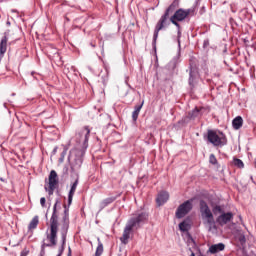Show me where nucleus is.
<instances>
[{"instance_id":"obj_1","label":"nucleus","mask_w":256,"mask_h":256,"mask_svg":"<svg viewBox=\"0 0 256 256\" xmlns=\"http://www.w3.org/2000/svg\"><path fill=\"white\" fill-rule=\"evenodd\" d=\"M148 219L149 214L147 212L138 211L133 214V216L126 223L122 237H120L121 243H123V245H127V243H129L131 233H133V229H141L142 225H145V222Z\"/></svg>"},{"instance_id":"obj_2","label":"nucleus","mask_w":256,"mask_h":256,"mask_svg":"<svg viewBox=\"0 0 256 256\" xmlns=\"http://www.w3.org/2000/svg\"><path fill=\"white\" fill-rule=\"evenodd\" d=\"M177 7H179V0H174L173 3L166 9L164 15H162L157 22L154 29L152 41L153 49H157V39L159 37V31H161L164 27H169V15H171V13H173V11L177 9Z\"/></svg>"},{"instance_id":"obj_3","label":"nucleus","mask_w":256,"mask_h":256,"mask_svg":"<svg viewBox=\"0 0 256 256\" xmlns=\"http://www.w3.org/2000/svg\"><path fill=\"white\" fill-rule=\"evenodd\" d=\"M207 139L214 147H225L227 145V136L223 132L217 134L215 130H208Z\"/></svg>"},{"instance_id":"obj_4","label":"nucleus","mask_w":256,"mask_h":256,"mask_svg":"<svg viewBox=\"0 0 256 256\" xmlns=\"http://www.w3.org/2000/svg\"><path fill=\"white\" fill-rule=\"evenodd\" d=\"M200 207V213L201 216L204 219H207L208 225H210L209 231H211V228L217 229V226L215 225V218L213 217V212H211V208H209V204L205 200H200L199 202Z\"/></svg>"},{"instance_id":"obj_5","label":"nucleus","mask_w":256,"mask_h":256,"mask_svg":"<svg viewBox=\"0 0 256 256\" xmlns=\"http://www.w3.org/2000/svg\"><path fill=\"white\" fill-rule=\"evenodd\" d=\"M89 137H91L89 126H85L77 134L78 143L81 145L83 151H87V148L89 147Z\"/></svg>"},{"instance_id":"obj_6","label":"nucleus","mask_w":256,"mask_h":256,"mask_svg":"<svg viewBox=\"0 0 256 256\" xmlns=\"http://www.w3.org/2000/svg\"><path fill=\"white\" fill-rule=\"evenodd\" d=\"M193 209V199L186 200L184 203L180 204L176 210V218L183 219L189 212Z\"/></svg>"},{"instance_id":"obj_7","label":"nucleus","mask_w":256,"mask_h":256,"mask_svg":"<svg viewBox=\"0 0 256 256\" xmlns=\"http://www.w3.org/2000/svg\"><path fill=\"white\" fill-rule=\"evenodd\" d=\"M197 117H201V109H199L198 107H196L195 109L190 111L188 113V116H186L182 120H179L178 125H180L181 127H185V125H187V123H189V120L197 119Z\"/></svg>"},{"instance_id":"obj_8","label":"nucleus","mask_w":256,"mask_h":256,"mask_svg":"<svg viewBox=\"0 0 256 256\" xmlns=\"http://www.w3.org/2000/svg\"><path fill=\"white\" fill-rule=\"evenodd\" d=\"M231 221H233L232 212H224L216 218V223H218L220 227H225V225H227V223H231Z\"/></svg>"},{"instance_id":"obj_9","label":"nucleus","mask_w":256,"mask_h":256,"mask_svg":"<svg viewBox=\"0 0 256 256\" xmlns=\"http://www.w3.org/2000/svg\"><path fill=\"white\" fill-rule=\"evenodd\" d=\"M191 13H193V9H183L180 8L178 9L173 16H171L173 19H176V21H185V19H187V17H189V15H191Z\"/></svg>"},{"instance_id":"obj_10","label":"nucleus","mask_w":256,"mask_h":256,"mask_svg":"<svg viewBox=\"0 0 256 256\" xmlns=\"http://www.w3.org/2000/svg\"><path fill=\"white\" fill-rule=\"evenodd\" d=\"M197 81H199V71L195 67L190 66L188 79L189 87L193 89V87L197 85Z\"/></svg>"},{"instance_id":"obj_11","label":"nucleus","mask_w":256,"mask_h":256,"mask_svg":"<svg viewBox=\"0 0 256 256\" xmlns=\"http://www.w3.org/2000/svg\"><path fill=\"white\" fill-rule=\"evenodd\" d=\"M8 35L9 31H6L4 37H2L0 41V61L2 57H5V53H7V41H9V38H7Z\"/></svg>"},{"instance_id":"obj_12","label":"nucleus","mask_w":256,"mask_h":256,"mask_svg":"<svg viewBox=\"0 0 256 256\" xmlns=\"http://www.w3.org/2000/svg\"><path fill=\"white\" fill-rule=\"evenodd\" d=\"M81 165H83V158L81 156H76L74 160L70 162V169L72 173H75L81 169Z\"/></svg>"},{"instance_id":"obj_13","label":"nucleus","mask_w":256,"mask_h":256,"mask_svg":"<svg viewBox=\"0 0 256 256\" xmlns=\"http://www.w3.org/2000/svg\"><path fill=\"white\" fill-rule=\"evenodd\" d=\"M169 201V192L167 191H162L158 193L157 198H156V203L158 207H161V205H165Z\"/></svg>"},{"instance_id":"obj_14","label":"nucleus","mask_w":256,"mask_h":256,"mask_svg":"<svg viewBox=\"0 0 256 256\" xmlns=\"http://www.w3.org/2000/svg\"><path fill=\"white\" fill-rule=\"evenodd\" d=\"M79 185V177L71 184L70 191L68 193V205L73 203V196L75 195V191H77V186Z\"/></svg>"},{"instance_id":"obj_15","label":"nucleus","mask_w":256,"mask_h":256,"mask_svg":"<svg viewBox=\"0 0 256 256\" xmlns=\"http://www.w3.org/2000/svg\"><path fill=\"white\" fill-rule=\"evenodd\" d=\"M179 230L182 233H189L191 231V219L186 218L179 224Z\"/></svg>"},{"instance_id":"obj_16","label":"nucleus","mask_w":256,"mask_h":256,"mask_svg":"<svg viewBox=\"0 0 256 256\" xmlns=\"http://www.w3.org/2000/svg\"><path fill=\"white\" fill-rule=\"evenodd\" d=\"M220 251H225V244L222 242H220L218 244L211 245L208 249V253H211V255L220 253Z\"/></svg>"},{"instance_id":"obj_17","label":"nucleus","mask_w":256,"mask_h":256,"mask_svg":"<svg viewBox=\"0 0 256 256\" xmlns=\"http://www.w3.org/2000/svg\"><path fill=\"white\" fill-rule=\"evenodd\" d=\"M62 222L61 235L65 236L69 232V215L64 214Z\"/></svg>"},{"instance_id":"obj_18","label":"nucleus","mask_w":256,"mask_h":256,"mask_svg":"<svg viewBox=\"0 0 256 256\" xmlns=\"http://www.w3.org/2000/svg\"><path fill=\"white\" fill-rule=\"evenodd\" d=\"M117 200V197L115 196H111V197H108V198H105L104 200H102L100 202V211H103V209H105V207H109V205H111V203H114V201Z\"/></svg>"},{"instance_id":"obj_19","label":"nucleus","mask_w":256,"mask_h":256,"mask_svg":"<svg viewBox=\"0 0 256 256\" xmlns=\"http://www.w3.org/2000/svg\"><path fill=\"white\" fill-rule=\"evenodd\" d=\"M59 184V179L57 178V172L55 170H51L49 175V185L52 187H57Z\"/></svg>"},{"instance_id":"obj_20","label":"nucleus","mask_w":256,"mask_h":256,"mask_svg":"<svg viewBox=\"0 0 256 256\" xmlns=\"http://www.w3.org/2000/svg\"><path fill=\"white\" fill-rule=\"evenodd\" d=\"M232 127L236 131L243 127V117L237 116L232 120Z\"/></svg>"},{"instance_id":"obj_21","label":"nucleus","mask_w":256,"mask_h":256,"mask_svg":"<svg viewBox=\"0 0 256 256\" xmlns=\"http://www.w3.org/2000/svg\"><path fill=\"white\" fill-rule=\"evenodd\" d=\"M67 243V235L64 234H61V246L59 247V250H58V255H63L64 251H65V245Z\"/></svg>"},{"instance_id":"obj_22","label":"nucleus","mask_w":256,"mask_h":256,"mask_svg":"<svg viewBox=\"0 0 256 256\" xmlns=\"http://www.w3.org/2000/svg\"><path fill=\"white\" fill-rule=\"evenodd\" d=\"M37 225H39V216H34L28 225L29 231H32L33 229H37Z\"/></svg>"},{"instance_id":"obj_23","label":"nucleus","mask_w":256,"mask_h":256,"mask_svg":"<svg viewBox=\"0 0 256 256\" xmlns=\"http://www.w3.org/2000/svg\"><path fill=\"white\" fill-rule=\"evenodd\" d=\"M98 246L95 252V256H101L103 255V243H101V240L98 238Z\"/></svg>"},{"instance_id":"obj_24","label":"nucleus","mask_w":256,"mask_h":256,"mask_svg":"<svg viewBox=\"0 0 256 256\" xmlns=\"http://www.w3.org/2000/svg\"><path fill=\"white\" fill-rule=\"evenodd\" d=\"M233 163H234L235 167H238V169H243V167H245L243 160H241L239 158H234Z\"/></svg>"},{"instance_id":"obj_25","label":"nucleus","mask_w":256,"mask_h":256,"mask_svg":"<svg viewBox=\"0 0 256 256\" xmlns=\"http://www.w3.org/2000/svg\"><path fill=\"white\" fill-rule=\"evenodd\" d=\"M212 212L214 213V215H221L222 213H225V210H223L221 206L216 205L213 207Z\"/></svg>"},{"instance_id":"obj_26","label":"nucleus","mask_w":256,"mask_h":256,"mask_svg":"<svg viewBox=\"0 0 256 256\" xmlns=\"http://www.w3.org/2000/svg\"><path fill=\"white\" fill-rule=\"evenodd\" d=\"M169 25H171V23L173 25H175V27H177V29H181V25L179 24V22H177L176 18H173L172 16L170 17V20H168Z\"/></svg>"},{"instance_id":"obj_27","label":"nucleus","mask_w":256,"mask_h":256,"mask_svg":"<svg viewBox=\"0 0 256 256\" xmlns=\"http://www.w3.org/2000/svg\"><path fill=\"white\" fill-rule=\"evenodd\" d=\"M68 148L64 147V150L62 151L60 158H59V163H63L65 161V156L67 155Z\"/></svg>"},{"instance_id":"obj_28","label":"nucleus","mask_w":256,"mask_h":256,"mask_svg":"<svg viewBox=\"0 0 256 256\" xmlns=\"http://www.w3.org/2000/svg\"><path fill=\"white\" fill-rule=\"evenodd\" d=\"M209 163H211V165H217L218 161L217 157H215V154H210Z\"/></svg>"},{"instance_id":"obj_29","label":"nucleus","mask_w":256,"mask_h":256,"mask_svg":"<svg viewBox=\"0 0 256 256\" xmlns=\"http://www.w3.org/2000/svg\"><path fill=\"white\" fill-rule=\"evenodd\" d=\"M139 113L140 112H138L137 110H134L132 112V121H133V123H137V119H139Z\"/></svg>"},{"instance_id":"obj_30","label":"nucleus","mask_w":256,"mask_h":256,"mask_svg":"<svg viewBox=\"0 0 256 256\" xmlns=\"http://www.w3.org/2000/svg\"><path fill=\"white\" fill-rule=\"evenodd\" d=\"M143 105H145V100H143L140 104H137L134 107V111H138L139 113H141V109H143Z\"/></svg>"},{"instance_id":"obj_31","label":"nucleus","mask_w":256,"mask_h":256,"mask_svg":"<svg viewBox=\"0 0 256 256\" xmlns=\"http://www.w3.org/2000/svg\"><path fill=\"white\" fill-rule=\"evenodd\" d=\"M238 241L241 245H245V243H247V238H245V236L243 234H240L238 236Z\"/></svg>"},{"instance_id":"obj_32","label":"nucleus","mask_w":256,"mask_h":256,"mask_svg":"<svg viewBox=\"0 0 256 256\" xmlns=\"http://www.w3.org/2000/svg\"><path fill=\"white\" fill-rule=\"evenodd\" d=\"M177 42H178V49H181V29H178Z\"/></svg>"},{"instance_id":"obj_33","label":"nucleus","mask_w":256,"mask_h":256,"mask_svg":"<svg viewBox=\"0 0 256 256\" xmlns=\"http://www.w3.org/2000/svg\"><path fill=\"white\" fill-rule=\"evenodd\" d=\"M46 191H48V195H53L54 191H55V186H51L49 185V189H47V187H45Z\"/></svg>"},{"instance_id":"obj_34","label":"nucleus","mask_w":256,"mask_h":256,"mask_svg":"<svg viewBox=\"0 0 256 256\" xmlns=\"http://www.w3.org/2000/svg\"><path fill=\"white\" fill-rule=\"evenodd\" d=\"M69 207H71V205L68 204V206L66 204H64V215H69Z\"/></svg>"},{"instance_id":"obj_35","label":"nucleus","mask_w":256,"mask_h":256,"mask_svg":"<svg viewBox=\"0 0 256 256\" xmlns=\"http://www.w3.org/2000/svg\"><path fill=\"white\" fill-rule=\"evenodd\" d=\"M207 47H209V39L203 41V49H207Z\"/></svg>"},{"instance_id":"obj_36","label":"nucleus","mask_w":256,"mask_h":256,"mask_svg":"<svg viewBox=\"0 0 256 256\" xmlns=\"http://www.w3.org/2000/svg\"><path fill=\"white\" fill-rule=\"evenodd\" d=\"M46 201L47 200L45 199V197L40 198V205H41V207H45Z\"/></svg>"},{"instance_id":"obj_37","label":"nucleus","mask_w":256,"mask_h":256,"mask_svg":"<svg viewBox=\"0 0 256 256\" xmlns=\"http://www.w3.org/2000/svg\"><path fill=\"white\" fill-rule=\"evenodd\" d=\"M27 255H29V250L27 249L22 250L20 256H27Z\"/></svg>"},{"instance_id":"obj_38","label":"nucleus","mask_w":256,"mask_h":256,"mask_svg":"<svg viewBox=\"0 0 256 256\" xmlns=\"http://www.w3.org/2000/svg\"><path fill=\"white\" fill-rule=\"evenodd\" d=\"M58 149L59 147L55 146L54 149L52 150V155H56Z\"/></svg>"},{"instance_id":"obj_39","label":"nucleus","mask_w":256,"mask_h":256,"mask_svg":"<svg viewBox=\"0 0 256 256\" xmlns=\"http://www.w3.org/2000/svg\"><path fill=\"white\" fill-rule=\"evenodd\" d=\"M67 256H72V255H71V247L68 248V254H67Z\"/></svg>"},{"instance_id":"obj_40","label":"nucleus","mask_w":256,"mask_h":256,"mask_svg":"<svg viewBox=\"0 0 256 256\" xmlns=\"http://www.w3.org/2000/svg\"><path fill=\"white\" fill-rule=\"evenodd\" d=\"M0 181H2V183H6L7 180H5L3 177H0Z\"/></svg>"},{"instance_id":"obj_41","label":"nucleus","mask_w":256,"mask_h":256,"mask_svg":"<svg viewBox=\"0 0 256 256\" xmlns=\"http://www.w3.org/2000/svg\"><path fill=\"white\" fill-rule=\"evenodd\" d=\"M64 171L67 173V171H69V168H68V167H65V168H64Z\"/></svg>"},{"instance_id":"obj_42","label":"nucleus","mask_w":256,"mask_h":256,"mask_svg":"<svg viewBox=\"0 0 256 256\" xmlns=\"http://www.w3.org/2000/svg\"><path fill=\"white\" fill-rule=\"evenodd\" d=\"M190 256H195V252H192Z\"/></svg>"},{"instance_id":"obj_43","label":"nucleus","mask_w":256,"mask_h":256,"mask_svg":"<svg viewBox=\"0 0 256 256\" xmlns=\"http://www.w3.org/2000/svg\"><path fill=\"white\" fill-rule=\"evenodd\" d=\"M126 85H128V87H131V85L129 83H127V81H126Z\"/></svg>"},{"instance_id":"obj_44","label":"nucleus","mask_w":256,"mask_h":256,"mask_svg":"<svg viewBox=\"0 0 256 256\" xmlns=\"http://www.w3.org/2000/svg\"><path fill=\"white\" fill-rule=\"evenodd\" d=\"M7 25H11V22L8 21V22H7Z\"/></svg>"},{"instance_id":"obj_45","label":"nucleus","mask_w":256,"mask_h":256,"mask_svg":"<svg viewBox=\"0 0 256 256\" xmlns=\"http://www.w3.org/2000/svg\"><path fill=\"white\" fill-rule=\"evenodd\" d=\"M188 237H191V234L188 233Z\"/></svg>"},{"instance_id":"obj_46","label":"nucleus","mask_w":256,"mask_h":256,"mask_svg":"<svg viewBox=\"0 0 256 256\" xmlns=\"http://www.w3.org/2000/svg\"><path fill=\"white\" fill-rule=\"evenodd\" d=\"M92 47H95V45H94V44H92Z\"/></svg>"},{"instance_id":"obj_47","label":"nucleus","mask_w":256,"mask_h":256,"mask_svg":"<svg viewBox=\"0 0 256 256\" xmlns=\"http://www.w3.org/2000/svg\"><path fill=\"white\" fill-rule=\"evenodd\" d=\"M239 219H242L241 216H239Z\"/></svg>"}]
</instances>
